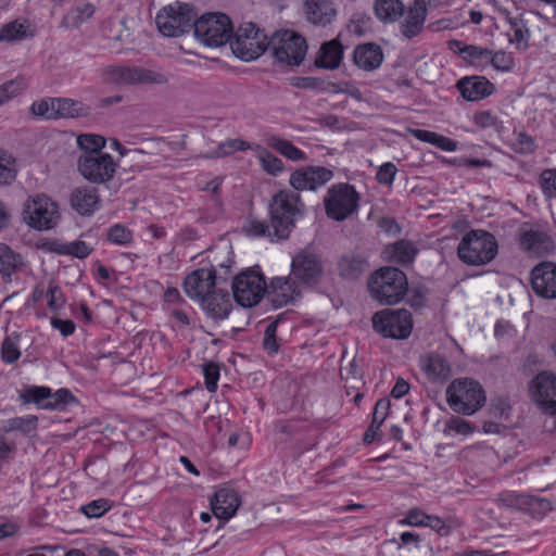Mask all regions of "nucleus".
I'll return each instance as SVG.
<instances>
[{
	"label": "nucleus",
	"instance_id": "obj_26",
	"mask_svg": "<svg viewBox=\"0 0 556 556\" xmlns=\"http://www.w3.org/2000/svg\"><path fill=\"white\" fill-rule=\"evenodd\" d=\"M201 303L203 309L213 319L227 318L232 307L229 293L222 289L214 290Z\"/></svg>",
	"mask_w": 556,
	"mask_h": 556
},
{
	"label": "nucleus",
	"instance_id": "obj_55",
	"mask_svg": "<svg viewBox=\"0 0 556 556\" xmlns=\"http://www.w3.org/2000/svg\"><path fill=\"white\" fill-rule=\"evenodd\" d=\"M111 508L110 501L106 498H99L92 501L81 507V511L88 518H99L103 516Z\"/></svg>",
	"mask_w": 556,
	"mask_h": 556
},
{
	"label": "nucleus",
	"instance_id": "obj_4",
	"mask_svg": "<svg viewBox=\"0 0 556 556\" xmlns=\"http://www.w3.org/2000/svg\"><path fill=\"white\" fill-rule=\"evenodd\" d=\"M497 248V241L492 233L476 229L463 237L457 247V255L465 264L480 266L495 258Z\"/></svg>",
	"mask_w": 556,
	"mask_h": 556
},
{
	"label": "nucleus",
	"instance_id": "obj_23",
	"mask_svg": "<svg viewBox=\"0 0 556 556\" xmlns=\"http://www.w3.org/2000/svg\"><path fill=\"white\" fill-rule=\"evenodd\" d=\"M303 14L308 23L324 27L336 18L337 10L331 0H304Z\"/></svg>",
	"mask_w": 556,
	"mask_h": 556
},
{
	"label": "nucleus",
	"instance_id": "obj_30",
	"mask_svg": "<svg viewBox=\"0 0 556 556\" xmlns=\"http://www.w3.org/2000/svg\"><path fill=\"white\" fill-rule=\"evenodd\" d=\"M421 368L431 381H445L452 374L448 362L434 353L421 358Z\"/></svg>",
	"mask_w": 556,
	"mask_h": 556
},
{
	"label": "nucleus",
	"instance_id": "obj_7",
	"mask_svg": "<svg viewBox=\"0 0 556 556\" xmlns=\"http://www.w3.org/2000/svg\"><path fill=\"white\" fill-rule=\"evenodd\" d=\"M359 194L349 184L332 185L325 198L326 215L333 220L342 222L354 214L358 208Z\"/></svg>",
	"mask_w": 556,
	"mask_h": 556
},
{
	"label": "nucleus",
	"instance_id": "obj_62",
	"mask_svg": "<svg viewBox=\"0 0 556 556\" xmlns=\"http://www.w3.org/2000/svg\"><path fill=\"white\" fill-rule=\"evenodd\" d=\"M391 407V402L389 399H380L377 401L374 413H372V424H375V428L381 427L386 418L388 417L389 410Z\"/></svg>",
	"mask_w": 556,
	"mask_h": 556
},
{
	"label": "nucleus",
	"instance_id": "obj_16",
	"mask_svg": "<svg viewBox=\"0 0 556 556\" xmlns=\"http://www.w3.org/2000/svg\"><path fill=\"white\" fill-rule=\"evenodd\" d=\"M532 400L546 413H556V376L548 371L536 375L530 384Z\"/></svg>",
	"mask_w": 556,
	"mask_h": 556
},
{
	"label": "nucleus",
	"instance_id": "obj_20",
	"mask_svg": "<svg viewBox=\"0 0 556 556\" xmlns=\"http://www.w3.org/2000/svg\"><path fill=\"white\" fill-rule=\"evenodd\" d=\"M520 248L533 256H544L554 250L551 236L539 228L521 227L519 230Z\"/></svg>",
	"mask_w": 556,
	"mask_h": 556
},
{
	"label": "nucleus",
	"instance_id": "obj_44",
	"mask_svg": "<svg viewBox=\"0 0 556 556\" xmlns=\"http://www.w3.org/2000/svg\"><path fill=\"white\" fill-rule=\"evenodd\" d=\"M76 397L68 389H59L55 392L51 391V396H49V401L42 405V409L55 410L63 409L65 406L75 403Z\"/></svg>",
	"mask_w": 556,
	"mask_h": 556
},
{
	"label": "nucleus",
	"instance_id": "obj_18",
	"mask_svg": "<svg viewBox=\"0 0 556 556\" xmlns=\"http://www.w3.org/2000/svg\"><path fill=\"white\" fill-rule=\"evenodd\" d=\"M533 292L543 299H556V264L541 262L531 270Z\"/></svg>",
	"mask_w": 556,
	"mask_h": 556
},
{
	"label": "nucleus",
	"instance_id": "obj_39",
	"mask_svg": "<svg viewBox=\"0 0 556 556\" xmlns=\"http://www.w3.org/2000/svg\"><path fill=\"white\" fill-rule=\"evenodd\" d=\"M267 143L270 148L278 151L280 154H282L285 157L291 160V161H305L306 155L305 153L296 148L291 141L282 139L277 136H270L267 139Z\"/></svg>",
	"mask_w": 556,
	"mask_h": 556
},
{
	"label": "nucleus",
	"instance_id": "obj_22",
	"mask_svg": "<svg viewBox=\"0 0 556 556\" xmlns=\"http://www.w3.org/2000/svg\"><path fill=\"white\" fill-rule=\"evenodd\" d=\"M456 88L470 102L482 100L495 91L494 85L483 76H465L457 80Z\"/></svg>",
	"mask_w": 556,
	"mask_h": 556
},
{
	"label": "nucleus",
	"instance_id": "obj_29",
	"mask_svg": "<svg viewBox=\"0 0 556 556\" xmlns=\"http://www.w3.org/2000/svg\"><path fill=\"white\" fill-rule=\"evenodd\" d=\"M343 58V46L338 39L321 45L315 64L326 70H336Z\"/></svg>",
	"mask_w": 556,
	"mask_h": 556
},
{
	"label": "nucleus",
	"instance_id": "obj_15",
	"mask_svg": "<svg viewBox=\"0 0 556 556\" xmlns=\"http://www.w3.org/2000/svg\"><path fill=\"white\" fill-rule=\"evenodd\" d=\"M323 273V262L317 254L303 250L293 256L290 274L303 288L315 286Z\"/></svg>",
	"mask_w": 556,
	"mask_h": 556
},
{
	"label": "nucleus",
	"instance_id": "obj_45",
	"mask_svg": "<svg viewBox=\"0 0 556 556\" xmlns=\"http://www.w3.org/2000/svg\"><path fill=\"white\" fill-rule=\"evenodd\" d=\"M249 149H252L251 144L242 139H228L219 143L208 157H223L236 151H245Z\"/></svg>",
	"mask_w": 556,
	"mask_h": 556
},
{
	"label": "nucleus",
	"instance_id": "obj_38",
	"mask_svg": "<svg viewBox=\"0 0 556 556\" xmlns=\"http://www.w3.org/2000/svg\"><path fill=\"white\" fill-rule=\"evenodd\" d=\"M49 396H51V389L38 386H25L18 393L20 401L23 404L33 403L39 408H42V405L49 401Z\"/></svg>",
	"mask_w": 556,
	"mask_h": 556
},
{
	"label": "nucleus",
	"instance_id": "obj_6",
	"mask_svg": "<svg viewBox=\"0 0 556 556\" xmlns=\"http://www.w3.org/2000/svg\"><path fill=\"white\" fill-rule=\"evenodd\" d=\"M197 39L203 45L217 48L226 45L233 35L230 18L224 13H206L193 23Z\"/></svg>",
	"mask_w": 556,
	"mask_h": 556
},
{
	"label": "nucleus",
	"instance_id": "obj_35",
	"mask_svg": "<svg viewBox=\"0 0 556 556\" xmlns=\"http://www.w3.org/2000/svg\"><path fill=\"white\" fill-rule=\"evenodd\" d=\"M409 134L414 136L416 139L433 144L437 148H440L443 151L452 152L456 150V142L447 137L439 135L437 132L410 128L408 129Z\"/></svg>",
	"mask_w": 556,
	"mask_h": 556
},
{
	"label": "nucleus",
	"instance_id": "obj_50",
	"mask_svg": "<svg viewBox=\"0 0 556 556\" xmlns=\"http://www.w3.org/2000/svg\"><path fill=\"white\" fill-rule=\"evenodd\" d=\"M25 36L26 27L23 23H20L17 21L10 22L0 29L1 41L20 40L23 39Z\"/></svg>",
	"mask_w": 556,
	"mask_h": 556
},
{
	"label": "nucleus",
	"instance_id": "obj_54",
	"mask_svg": "<svg viewBox=\"0 0 556 556\" xmlns=\"http://www.w3.org/2000/svg\"><path fill=\"white\" fill-rule=\"evenodd\" d=\"M220 184H222L220 178H215V179L211 180L210 182H207L206 186L204 187L205 191L212 192L211 202H212V206L214 208V214L212 216L206 217V219L211 220V222L215 220L222 213L223 203H222L220 199L218 198V190H219Z\"/></svg>",
	"mask_w": 556,
	"mask_h": 556
},
{
	"label": "nucleus",
	"instance_id": "obj_10",
	"mask_svg": "<svg viewBox=\"0 0 556 556\" xmlns=\"http://www.w3.org/2000/svg\"><path fill=\"white\" fill-rule=\"evenodd\" d=\"M23 218L31 228L43 231L54 228L60 220L59 207L45 194L29 198L23 211Z\"/></svg>",
	"mask_w": 556,
	"mask_h": 556
},
{
	"label": "nucleus",
	"instance_id": "obj_51",
	"mask_svg": "<svg viewBox=\"0 0 556 556\" xmlns=\"http://www.w3.org/2000/svg\"><path fill=\"white\" fill-rule=\"evenodd\" d=\"M21 356L17 337H7L1 344V357L7 364L15 363Z\"/></svg>",
	"mask_w": 556,
	"mask_h": 556
},
{
	"label": "nucleus",
	"instance_id": "obj_8",
	"mask_svg": "<svg viewBox=\"0 0 556 556\" xmlns=\"http://www.w3.org/2000/svg\"><path fill=\"white\" fill-rule=\"evenodd\" d=\"M268 43L276 61L286 66L300 65L307 50L304 37L292 30L277 31Z\"/></svg>",
	"mask_w": 556,
	"mask_h": 556
},
{
	"label": "nucleus",
	"instance_id": "obj_41",
	"mask_svg": "<svg viewBox=\"0 0 556 556\" xmlns=\"http://www.w3.org/2000/svg\"><path fill=\"white\" fill-rule=\"evenodd\" d=\"M51 106L55 110L56 118H73L83 114L84 106L80 102L66 98H54Z\"/></svg>",
	"mask_w": 556,
	"mask_h": 556
},
{
	"label": "nucleus",
	"instance_id": "obj_63",
	"mask_svg": "<svg viewBox=\"0 0 556 556\" xmlns=\"http://www.w3.org/2000/svg\"><path fill=\"white\" fill-rule=\"evenodd\" d=\"M92 249L84 241H74L63 247L64 253L78 258H85L91 253Z\"/></svg>",
	"mask_w": 556,
	"mask_h": 556
},
{
	"label": "nucleus",
	"instance_id": "obj_14",
	"mask_svg": "<svg viewBox=\"0 0 556 556\" xmlns=\"http://www.w3.org/2000/svg\"><path fill=\"white\" fill-rule=\"evenodd\" d=\"M232 293L236 302L243 307L256 305L266 292L264 277L253 270L238 275L232 281Z\"/></svg>",
	"mask_w": 556,
	"mask_h": 556
},
{
	"label": "nucleus",
	"instance_id": "obj_53",
	"mask_svg": "<svg viewBox=\"0 0 556 556\" xmlns=\"http://www.w3.org/2000/svg\"><path fill=\"white\" fill-rule=\"evenodd\" d=\"M108 239L115 244L127 245L132 241V232L122 224L110 227Z\"/></svg>",
	"mask_w": 556,
	"mask_h": 556
},
{
	"label": "nucleus",
	"instance_id": "obj_9",
	"mask_svg": "<svg viewBox=\"0 0 556 556\" xmlns=\"http://www.w3.org/2000/svg\"><path fill=\"white\" fill-rule=\"evenodd\" d=\"M230 47L233 54L243 61H253L269 47L267 36L253 23H244L233 33Z\"/></svg>",
	"mask_w": 556,
	"mask_h": 556
},
{
	"label": "nucleus",
	"instance_id": "obj_21",
	"mask_svg": "<svg viewBox=\"0 0 556 556\" xmlns=\"http://www.w3.org/2000/svg\"><path fill=\"white\" fill-rule=\"evenodd\" d=\"M303 287L291 276L275 277L271 279L267 295L273 305L280 307L292 303L302 294Z\"/></svg>",
	"mask_w": 556,
	"mask_h": 556
},
{
	"label": "nucleus",
	"instance_id": "obj_60",
	"mask_svg": "<svg viewBox=\"0 0 556 556\" xmlns=\"http://www.w3.org/2000/svg\"><path fill=\"white\" fill-rule=\"evenodd\" d=\"M397 168L392 162L383 163L376 175V179L380 185L391 186L394 181Z\"/></svg>",
	"mask_w": 556,
	"mask_h": 556
},
{
	"label": "nucleus",
	"instance_id": "obj_25",
	"mask_svg": "<svg viewBox=\"0 0 556 556\" xmlns=\"http://www.w3.org/2000/svg\"><path fill=\"white\" fill-rule=\"evenodd\" d=\"M240 505L238 493L231 488H222L217 490L211 500L213 514L223 520L230 519Z\"/></svg>",
	"mask_w": 556,
	"mask_h": 556
},
{
	"label": "nucleus",
	"instance_id": "obj_56",
	"mask_svg": "<svg viewBox=\"0 0 556 556\" xmlns=\"http://www.w3.org/2000/svg\"><path fill=\"white\" fill-rule=\"evenodd\" d=\"M539 182L545 197L556 198V169L543 170Z\"/></svg>",
	"mask_w": 556,
	"mask_h": 556
},
{
	"label": "nucleus",
	"instance_id": "obj_33",
	"mask_svg": "<svg viewBox=\"0 0 556 556\" xmlns=\"http://www.w3.org/2000/svg\"><path fill=\"white\" fill-rule=\"evenodd\" d=\"M417 253V247L409 240H399L384 249V255L388 260L402 265L410 264Z\"/></svg>",
	"mask_w": 556,
	"mask_h": 556
},
{
	"label": "nucleus",
	"instance_id": "obj_27",
	"mask_svg": "<svg viewBox=\"0 0 556 556\" xmlns=\"http://www.w3.org/2000/svg\"><path fill=\"white\" fill-rule=\"evenodd\" d=\"M355 65L364 71L378 68L383 61L381 48L376 43H363L355 48L353 53Z\"/></svg>",
	"mask_w": 556,
	"mask_h": 556
},
{
	"label": "nucleus",
	"instance_id": "obj_59",
	"mask_svg": "<svg viewBox=\"0 0 556 556\" xmlns=\"http://www.w3.org/2000/svg\"><path fill=\"white\" fill-rule=\"evenodd\" d=\"M47 296L48 307L52 312H58L65 304L64 295L61 289L56 285H54V282H50L49 288L47 290Z\"/></svg>",
	"mask_w": 556,
	"mask_h": 556
},
{
	"label": "nucleus",
	"instance_id": "obj_19",
	"mask_svg": "<svg viewBox=\"0 0 556 556\" xmlns=\"http://www.w3.org/2000/svg\"><path fill=\"white\" fill-rule=\"evenodd\" d=\"M216 271L212 268H200L189 274L184 281L186 294L198 301H203L214 290Z\"/></svg>",
	"mask_w": 556,
	"mask_h": 556
},
{
	"label": "nucleus",
	"instance_id": "obj_37",
	"mask_svg": "<svg viewBox=\"0 0 556 556\" xmlns=\"http://www.w3.org/2000/svg\"><path fill=\"white\" fill-rule=\"evenodd\" d=\"M501 502L506 507H514L518 509H522L525 506H533L534 504H538L544 509L551 508V504L546 500H539L525 494H517L515 492L504 493L501 496Z\"/></svg>",
	"mask_w": 556,
	"mask_h": 556
},
{
	"label": "nucleus",
	"instance_id": "obj_17",
	"mask_svg": "<svg viewBox=\"0 0 556 556\" xmlns=\"http://www.w3.org/2000/svg\"><path fill=\"white\" fill-rule=\"evenodd\" d=\"M333 178V172L324 166H305L290 176L289 182L296 191H315Z\"/></svg>",
	"mask_w": 556,
	"mask_h": 556
},
{
	"label": "nucleus",
	"instance_id": "obj_32",
	"mask_svg": "<svg viewBox=\"0 0 556 556\" xmlns=\"http://www.w3.org/2000/svg\"><path fill=\"white\" fill-rule=\"evenodd\" d=\"M368 269V263L362 255L349 253L338 262L340 276L346 279H357Z\"/></svg>",
	"mask_w": 556,
	"mask_h": 556
},
{
	"label": "nucleus",
	"instance_id": "obj_48",
	"mask_svg": "<svg viewBox=\"0 0 556 556\" xmlns=\"http://www.w3.org/2000/svg\"><path fill=\"white\" fill-rule=\"evenodd\" d=\"M17 451L16 435L4 433L0 428V459L2 462H10Z\"/></svg>",
	"mask_w": 556,
	"mask_h": 556
},
{
	"label": "nucleus",
	"instance_id": "obj_43",
	"mask_svg": "<svg viewBox=\"0 0 556 556\" xmlns=\"http://www.w3.org/2000/svg\"><path fill=\"white\" fill-rule=\"evenodd\" d=\"M16 174L14 157L7 151L0 150V186L11 185Z\"/></svg>",
	"mask_w": 556,
	"mask_h": 556
},
{
	"label": "nucleus",
	"instance_id": "obj_61",
	"mask_svg": "<svg viewBox=\"0 0 556 556\" xmlns=\"http://www.w3.org/2000/svg\"><path fill=\"white\" fill-rule=\"evenodd\" d=\"M51 102H54V98L42 99L34 102L31 105V112L37 116L55 119V110L51 106Z\"/></svg>",
	"mask_w": 556,
	"mask_h": 556
},
{
	"label": "nucleus",
	"instance_id": "obj_52",
	"mask_svg": "<svg viewBox=\"0 0 556 556\" xmlns=\"http://www.w3.org/2000/svg\"><path fill=\"white\" fill-rule=\"evenodd\" d=\"M26 88V83L23 78H16L7 81L0 86V97L4 103L18 96Z\"/></svg>",
	"mask_w": 556,
	"mask_h": 556
},
{
	"label": "nucleus",
	"instance_id": "obj_31",
	"mask_svg": "<svg viewBox=\"0 0 556 556\" xmlns=\"http://www.w3.org/2000/svg\"><path fill=\"white\" fill-rule=\"evenodd\" d=\"M0 428L4 433L16 435L21 433L24 437H33L38 429V417L35 415H26L22 417H13L1 422Z\"/></svg>",
	"mask_w": 556,
	"mask_h": 556
},
{
	"label": "nucleus",
	"instance_id": "obj_36",
	"mask_svg": "<svg viewBox=\"0 0 556 556\" xmlns=\"http://www.w3.org/2000/svg\"><path fill=\"white\" fill-rule=\"evenodd\" d=\"M23 266V261L20 254L15 253L7 244L0 243V273L7 279H10L12 274Z\"/></svg>",
	"mask_w": 556,
	"mask_h": 556
},
{
	"label": "nucleus",
	"instance_id": "obj_40",
	"mask_svg": "<svg viewBox=\"0 0 556 556\" xmlns=\"http://www.w3.org/2000/svg\"><path fill=\"white\" fill-rule=\"evenodd\" d=\"M94 13V8L90 3L78 5L68 11L62 18V26L65 28H77L88 21Z\"/></svg>",
	"mask_w": 556,
	"mask_h": 556
},
{
	"label": "nucleus",
	"instance_id": "obj_13",
	"mask_svg": "<svg viewBox=\"0 0 556 556\" xmlns=\"http://www.w3.org/2000/svg\"><path fill=\"white\" fill-rule=\"evenodd\" d=\"M118 164L111 154H80L77 160L79 174L94 185L111 181L117 170Z\"/></svg>",
	"mask_w": 556,
	"mask_h": 556
},
{
	"label": "nucleus",
	"instance_id": "obj_58",
	"mask_svg": "<svg viewBox=\"0 0 556 556\" xmlns=\"http://www.w3.org/2000/svg\"><path fill=\"white\" fill-rule=\"evenodd\" d=\"M203 375L205 379V387L210 392L217 389V381L219 379V367L213 362L203 364Z\"/></svg>",
	"mask_w": 556,
	"mask_h": 556
},
{
	"label": "nucleus",
	"instance_id": "obj_57",
	"mask_svg": "<svg viewBox=\"0 0 556 556\" xmlns=\"http://www.w3.org/2000/svg\"><path fill=\"white\" fill-rule=\"evenodd\" d=\"M278 321L270 323L265 330L263 346L264 350L273 355L278 352L279 344L276 338Z\"/></svg>",
	"mask_w": 556,
	"mask_h": 556
},
{
	"label": "nucleus",
	"instance_id": "obj_1",
	"mask_svg": "<svg viewBox=\"0 0 556 556\" xmlns=\"http://www.w3.org/2000/svg\"><path fill=\"white\" fill-rule=\"evenodd\" d=\"M304 207L300 194L292 190H281L271 198L269 215L277 240L289 238L295 223L303 217Z\"/></svg>",
	"mask_w": 556,
	"mask_h": 556
},
{
	"label": "nucleus",
	"instance_id": "obj_5",
	"mask_svg": "<svg viewBox=\"0 0 556 556\" xmlns=\"http://www.w3.org/2000/svg\"><path fill=\"white\" fill-rule=\"evenodd\" d=\"M371 295L381 304L392 305L406 294L408 283L406 275L394 267L379 269L369 280Z\"/></svg>",
	"mask_w": 556,
	"mask_h": 556
},
{
	"label": "nucleus",
	"instance_id": "obj_46",
	"mask_svg": "<svg viewBox=\"0 0 556 556\" xmlns=\"http://www.w3.org/2000/svg\"><path fill=\"white\" fill-rule=\"evenodd\" d=\"M243 231L249 237H268L270 240L276 239L274 236V229L271 228V223L267 225L266 223L254 218L249 219L244 224Z\"/></svg>",
	"mask_w": 556,
	"mask_h": 556
},
{
	"label": "nucleus",
	"instance_id": "obj_2",
	"mask_svg": "<svg viewBox=\"0 0 556 556\" xmlns=\"http://www.w3.org/2000/svg\"><path fill=\"white\" fill-rule=\"evenodd\" d=\"M99 73L104 84L119 86H161L169 81V75L166 72L135 65L112 64L102 67Z\"/></svg>",
	"mask_w": 556,
	"mask_h": 556
},
{
	"label": "nucleus",
	"instance_id": "obj_42",
	"mask_svg": "<svg viewBox=\"0 0 556 556\" xmlns=\"http://www.w3.org/2000/svg\"><path fill=\"white\" fill-rule=\"evenodd\" d=\"M105 138L96 134H83L77 137V146L81 154H102Z\"/></svg>",
	"mask_w": 556,
	"mask_h": 556
},
{
	"label": "nucleus",
	"instance_id": "obj_34",
	"mask_svg": "<svg viewBox=\"0 0 556 556\" xmlns=\"http://www.w3.org/2000/svg\"><path fill=\"white\" fill-rule=\"evenodd\" d=\"M405 7L401 0H376L375 13L384 23H392L403 16Z\"/></svg>",
	"mask_w": 556,
	"mask_h": 556
},
{
	"label": "nucleus",
	"instance_id": "obj_11",
	"mask_svg": "<svg viewBox=\"0 0 556 556\" xmlns=\"http://www.w3.org/2000/svg\"><path fill=\"white\" fill-rule=\"evenodd\" d=\"M195 14L188 4L176 3L163 8L155 17L160 33L166 37H179L193 28Z\"/></svg>",
	"mask_w": 556,
	"mask_h": 556
},
{
	"label": "nucleus",
	"instance_id": "obj_24",
	"mask_svg": "<svg viewBox=\"0 0 556 556\" xmlns=\"http://www.w3.org/2000/svg\"><path fill=\"white\" fill-rule=\"evenodd\" d=\"M71 206L79 215H92L101 206L98 189L91 186L75 188L71 193Z\"/></svg>",
	"mask_w": 556,
	"mask_h": 556
},
{
	"label": "nucleus",
	"instance_id": "obj_49",
	"mask_svg": "<svg viewBox=\"0 0 556 556\" xmlns=\"http://www.w3.org/2000/svg\"><path fill=\"white\" fill-rule=\"evenodd\" d=\"M258 159H260L262 168L270 175L276 176L279 173H281L283 169L282 161L265 149H262L260 151Z\"/></svg>",
	"mask_w": 556,
	"mask_h": 556
},
{
	"label": "nucleus",
	"instance_id": "obj_3",
	"mask_svg": "<svg viewBox=\"0 0 556 556\" xmlns=\"http://www.w3.org/2000/svg\"><path fill=\"white\" fill-rule=\"evenodd\" d=\"M486 396L482 386L471 378H458L446 389V402L457 414L473 415L485 403Z\"/></svg>",
	"mask_w": 556,
	"mask_h": 556
},
{
	"label": "nucleus",
	"instance_id": "obj_64",
	"mask_svg": "<svg viewBox=\"0 0 556 556\" xmlns=\"http://www.w3.org/2000/svg\"><path fill=\"white\" fill-rule=\"evenodd\" d=\"M467 58H469L472 62H489V58H491V51L477 46H465L462 50Z\"/></svg>",
	"mask_w": 556,
	"mask_h": 556
},
{
	"label": "nucleus",
	"instance_id": "obj_28",
	"mask_svg": "<svg viewBox=\"0 0 556 556\" xmlns=\"http://www.w3.org/2000/svg\"><path fill=\"white\" fill-rule=\"evenodd\" d=\"M427 12L428 9L414 1L408 7L405 18L401 24V34L408 39L417 36L424 27Z\"/></svg>",
	"mask_w": 556,
	"mask_h": 556
},
{
	"label": "nucleus",
	"instance_id": "obj_12",
	"mask_svg": "<svg viewBox=\"0 0 556 556\" xmlns=\"http://www.w3.org/2000/svg\"><path fill=\"white\" fill-rule=\"evenodd\" d=\"M372 328L386 338L403 340L413 330V318L409 311L386 308L372 316Z\"/></svg>",
	"mask_w": 556,
	"mask_h": 556
},
{
	"label": "nucleus",
	"instance_id": "obj_47",
	"mask_svg": "<svg viewBox=\"0 0 556 556\" xmlns=\"http://www.w3.org/2000/svg\"><path fill=\"white\" fill-rule=\"evenodd\" d=\"M535 139L526 131L515 132L511 149L519 154H531L536 150Z\"/></svg>",
	"mask_w": 556,
	"mask_h": 556
}]
</instances>
